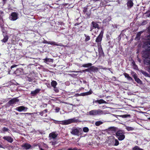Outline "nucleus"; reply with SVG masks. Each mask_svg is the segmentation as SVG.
I'll list each match as a JSON object with an SVG mask.
<instances>
[{
	"instance_id": "8fccbe9b",
	"label": "nucleus",
	"mask_w": 150,
	"mask_h": 150,
	"mask_svg": "<svg viewBox=\"0 0 150 150\" xmlns=\"http://www.w3.org/2000/svg\"><path fill=\"white\" fill-rule=\"evenodd\" d=\"M130 115H123V117L126 118L130 117Z\"/></svg>"
},
{
	"instance_id": "9b49d317",
	"label": "nucleus",
	"mask_w": 150,
	"mask_h": 150,
	"mask_svg": "<svg viewBox=\"0 0 150 150\" xmlns=\"http://www.w3.org/2000/svg\"><path fill=\"white\" fill-rule=\"evenodd\" d=\"M98 47L99 56L100 57L102 56L104 57L105 54L101 45H98Z\"/></svg>"
},
{
	"instance_id": "de8ad7c7",
	"label": "nucleus",
	"mask_w": 150,
	"mask_h": 150,
	"mask_svg": "<svg viewBox=\"0 0 150 150\" xmlns=\"http://www.w3.org/2000/svg\"><path fill=\"white\" fill-rule=\"evenodd\" d=\"M142 32H140L138 33L136 35V37H140L141 35Z\"/></svg>"
},
{
	"instance_id": "f704fd0d",
	"label": "nucleus",
	"mask_w": 150,
	"mask_h": 150,
	"mask_svg": "<svg viewBox=\"0 0 150 150\" xmlns=\"http://www.w3.org/2000/svg\"><path fill=\"white\" fill-rule=\"evenodd\" d=\"M67 150H81L80 149H78L76 147H74L73 148H72L71 147H70Z\"/></svg>"
},
{
	"instance_id": "f03ea898",
	"label": "nucleus",
	"mask_w": 150,
	"mask_h": 150,
	"mask_svg": "<svg viewBox=\"0 0 150 150\" xmlns=\"http://www.w3.org/2000/svg\"><path fill=\"white\" fill-rule=\"evenodd\" d=\"M71 130V133L73 135L79 136L80 135L82 134L83 133V131L81 129H78L73 127Z\"/></svg>"
},
{
	"instance_id": "39448f33",
	"label": "nucleus",
	"mask_w": 150,
	"mask_h": 150,
	"mask_svg": "<svg viewBox=\"0 0 150 150\" xmlns=\"http://www.w3.org/2000/svg\"><path fill=\"white\" fill-rule=\"evenodd\" d=\"M103 33L104 30H103L101 31L99 34L96 39L95 41L97 43L98 46L101 45V43L102 40Z\"/></svg>"
},
{
	"instance_id": "4be33fe9",
	"label": "nucleus",
	"mask_w": 150,
	"mask_h": 150,
	"mask_svg": "<svg viewBox=\"0 0 150 150\" xmlns=\"http://www.w3.org/2000/svg\"><path fill=\"white\" fill-rule=\"evenodd\" d=\"M133 77L134 78L135 80L138 83H142V81L139 79V78L137 77V76L136 74H134L133 76Z\"/></svg>"
},
{
	"instance_id": "dca6fc26",
	"label": "nucleus",
	"mask_w": 150,
	"mask_h": 150,
	"mask_svg": "<svg viewBox=\"0 0 150 150\" xmlns=\"http://www.w3.org/2000/svg\"><path fill=\"white\" fill-rule=\"evenodd\" d=\"M41 90L40 89L37 88L35 91H31L30 94L32 96H35L36 94L38 93Z\"/></svg>"
},
{
	"instance_id": "2eb2a0df",
	"label": "nucleus",
	"mask_w": 150,
	"mask_h": 150,
	"mask_svg": "<svg viewBox=\"0 0 150 150\" xmlns=\"http://www.w3.org/2000/svg\"><path fill=\"white\" fill-rule=\"evenodd\" d=\"M127 8H130L133 6L134 3L132 0H127Z\"/></svg>"
},
{
	"instance_id": "20e7f679",
	"label": "nucleus",
	"mask_w": 150,
	"mask_h": 150,
	"mask_svg": "<svg viewBox=\"0 0 150 150\" xmlns=\"http://www.w3.org/2000/svg\"><path fill=\"white\" fill-rule=\"evenodd\" d=\"M77 122V120L75 119V118L69 119L67 120H66L61 121L60 124L63 125H67L72 123H74Z\"/></svg>"
},
{
	"instance_id": "7ed1b4c3",
	"label": "nucleus",
	"mask_w": 150,
	"mask_h": 150,
	"mask_svg": "<svg viewBox=\"0 0 150 150\" xmlns=\"http://www.w3.org/2000/svg\"><path fill=\"white\" fill-rule=\"evenodd\" d=\"M90 115L94 116L97 115H100L103 114V111L100 109L93 110L90 111L88 112Z\"/></svg>"
},
{
	"instance_id": "5701e85b",
	"label": "nucleus",
	"mask_w": 150,
	"mask_h": 150,
	"mask_svg": "<svg viewBox=\"0 0 150 150\" xmlns=\"http://www.w3.org/2000/svg\"><path fill=\"white\" fill-rule=\"evenodd\" d=\"M91 71L93 72H97L98 70V67H96L94 66H91Z\"/></svg>"
},
{
	"instance_id": "473e14b6",
	"label": "nucleus",
	"mask_w": 150,
	"mask_h": 150,
	"mask_svg": "<svg viewBox=\"0 0 150 150\" xmlns=\"http://www.w3.org/2000/svg\"><path fill=\"white\" fill-rule=\"evenodd\" d=\"M126 129L128 131H132L134 129L133 127L129 126H127Z\"/></svg>"
},
{
	"instance_id": "774afa93",
	"label": "nucleus",
	"mask_w": 150,
	"mask_h": 150,
	"mask_svg": "<svg viewBox=\"0 0 150 150\" xmlns=\"http://www.w3.org/2000/svg\"><path fill=\"white\" fill-rule=\"evenodd\" d=\"M93 1L96 2V1H99V0H93Z\"/></svg>"
},
{
	"instance_id": "a19ab883",
	"label": "nucleus",
	"mask_w": 150,
	"mask_h": 150,
	"mask_svg": "<svg viewBox=\"0 0 150 150\" xmlns=\"http://www.w3.org/2000/svg\"><path fill=\"white\" fill-rule=\"evenodd\" d=\"M110 20V19L109 18H105L103 21V23H106L109 22Z\"/></svg>"
},
{
	"instance_id": "a211bd4d",
	"label": "nucleus",
	"mask_w": 150,
	"mask_h": 150,
	"mask_svg": "<svg viewBox=\"0 0 150 150\" xmlns=\"http://www.w3.org/2000/svg\"><path fill=\"white\" fill-rule=\"evenodd\" d=\"M23 70L21 68L17 69L15 71V73L17 75H19L23 74Z\"/></svg>"
},
{
	"instance_id": "b1692460",
	"label": "nucleus",
	"mask_w": 150,
	"mask_h": 150,
	"mask_svg": "<svg viewBox=\"0 0 150 150\" xmlns=\"http://www.w3.org/2000/svg\"><path fill=\"white\" fill-rule=\"evenodd\" d=\"M92 93V91L91 90H90L89 91L86 92L82 93H81V94L82 96H84L91 95Z\"/></svg>"
},
{
	"instance_id": "c85d7f7f",
	"label": "nucleus",
	"mask_w": 150,
	"mask_h": 150,
	"mask_svg": "<svg viewBox=\"0 0 150 150\" xmlns=\"http://www.w3.org/2000/svg\"><path fill=\"white\" fill-rule=\"evenodd\" d=\"M84 36L86 37L85 41L86 42H87L90 40V37L88 35H87L86 34H84Z\"/></svg>"
},
{
	"instance_id": "9d476101",
	"label": "nucleus",
	"mask_w": 150,
	"mask_h": 150,
	"mask_svg": "<svg viewBox=\"0 0 150 150\" xmlns=\"http://www.w3.org/2000/svg\"><path fill=\"white\" fill-rule=\"evenodd\" d=\"M18 18V13L15 12H12L9 17V19L12 21H16Z\"/></svg>"
},
{
	"instance_id": "ea45409f",
	"label": "nucleus",
	"mask_w": 150,
	"mask_h": 150,
	"mask_svg": "<svg viewBox=\"0 0 150 150\" xmlns=\"http://www.w3.org/2000/svg\"><path fill=\"white\" fill-rule=\"evenodd\" d=\"M32 114V113H20V114L22 115H25V116H26L27 115H31Z\"/></svg>"
},
{
	"instance_id": "2f4dec72",
	"label": "nucleus",
	"mask_w": 150,
	"mask_h": 150,
	"mask_svg": "<svg viewBox=\"0 0 150 150\" xmlns=\"http://www.w3.org/2000/svg\"><path fill=\"white\" fill-rule=\"evenodd\" d=\"M109 131L115 132L116 131V128L114 127H111L108 128Z\"/></svg>"
},
{
	"instance_id": "423d86ee",
	"label": "nucleus",
	"mask_w": 150,
	"mask_h": 150,
	"mask_svg": "<svg viewBox=\"0 0 150 150\" xmlns=\"http://www.w3.org/2000/svg\"><path fill=\"white\" fill-rule=\"evenodd\" d=\"M83 13L84 15V17H85L86 18L88 19L90 18L91 12L90 11H88L87 7H85L83 8Z\"/></svg>"
},
{
	"instance_id": "cd10ccee",
	"label": "nucleus",
	"mask_w": 150,
	"mask_h": 150,
	"mask_svg": "<svg viewBox=\"0 0 150 150\" xmlns=\"http://www.w3.org/2000/svg\"><path fill=\"white\" fill-rule=\"evenodd\" d=\"M103 123V122L102 121H96L95 124L96 126H100V125L102 124Z\"/></svg>"
},
{
	"instance_id": "f8f14e48",
	"label": "nucleus",
	"mask_w": 150,
	"mask_h": 150,
	"mask_svg": "<svg viewBox=\"0 0 150 150\" xmlns=\"http://www.w3.org/2000/svg\"><path fill=\"white\" fill-rule=\"evenodd\" d=\"M3 139L10 143H12L13 141V138L11 137L8 136L4 137Z\"/></svg>"
},
{
	"instance_id": "338daca9",
	"label": "nucleus",
	"mask_w": 150,
	"mask_h": 150,
	"mask_svg": "<svg viewBox=\"0 0 150 150\" xmlns=\"http://www.w3.org/2000/svg\"><path fill=\"white\" fill-rule=\"evenodd\" d=\"M148 31L149 33L150 34V28H149L148 29Z\"/></svg>"
},
{
	"instance_id": "49530a36",
	"label": "nucleus",
	"mask_w": 150,
	"mask_h": 150,
	"mask_svg": "<svg viewBox=\"0 0 150 150\" xmlns=\"http://www.w3.org/2000/svg\"><path fill=\"white\" fill-rule=\"evenodd\" d=\"M2 32L3 33V34H7V31L5 30L4 28H3L2 29Z\"/></svg>"
},
{
	"instance_id": "1a4fd4ad",
	"label": "nucleus",
	"mask_w": 150,
	"mask_h": 150,
	"mask_svg": "<svg viewBox=\"0 0 150 150\" xmlns=\"http://www.w3.org/2000/svg\"><path fill=\"white\" fill-rule=\"evenodd\" d=\"M148 57H145L144 55V52L142 53V56L143 57L145 58L144 60V64L147 65H150V53H149L148 54H146Z\"/></svg>"
},
{
	"instance_id": "4468645a",
	"label": "nucleus",
	"mask_w": 150,
	"mask_h": 150,
	"mask_svg": "<svg viewBox=\"0 0 150 150\" xmlns=\"http://www.w3.org/2000/svg\"><path fill=\"white\" fill-rule=\"evenodd\" d=\"M4 38L1 40V41L2 42L6 43L8 41L9 38L7 34H3Z\"/></svg>"
},
{
	"instance_id": "bb28decb",
	"label": "nucleus",
	"mask_w": 150,
	"mask_h": 150,
	"mask_svg": "<svg viewBox=\"0 0 150 150\" xmlns=\"http://www.w3.org/2000/svg\"><path fill=\"white\" fill-rule=\"evenodd\" d=\"M92 65V64L91 63H88L87 64H83L82 65V67H83L88 68V67H91Z\"/></svg>"
},
{
	"instance_id": "69168bd1",
	"label": "nucleus",
	"mask_w": 150,
	"mask_h": 150,
	"mask_svg": "<svg viewBox=\"0 0 150 150\" xmlns=\"http://www.w3.org/2000/svg\"><path fill=\"white\" fill-rule=\"evenodd\" d=\"M147 16L148 17L150 16V11H149V13L148 14Z\"/></svg>"
},
{
	"instance_id": "37998d69",
	"label": "nucleus",
	"mask_w": 150,
	"mask_h": 150,
	"mask_svg": "<svg viewBox=\"0 0 150 150\" xmlns=\"http://www.w3.org/2000/svg\"><path fill=\"white\" fill-rule=\"evenodd\" d=\"M91 67H90L88 68L87 69H86L83 70V71H84V72L87 71V72H89L90 73H91Z\"/></svg>"
},
{
	"instance_id": "aec40b11",
	"label": "nucleus",
	"mask_w": 150,
	"mask_h": 150,
	"mask_svg": "<svg viewBox=\"0 0 150 150\" xmlns=\"http://www.w3.org/2000/svg\"><path fill=\"white\" fill-rule=\"evenodd\" d=\"M57 134H56L55 132H53L50 134L49 136L50 138L55 139L57 137Z\"/></svg>"
},
{
	"instance_id": "3c124183",
	"label": "nucleus",
	"mask_w": 150,
	"mask_h": 150,
	"mask_svg": "<svg viewBox=\"0 0 150 150\" xmlns=\"http://www.w3.org/2000/svg\"><path fill=\"white\" fill-rule=\"evenodd\" d=\"M121 34H120L118 36L117 38H118V40H119V41H120V40H121Z\"/></svg>"
},
{
	"instance_id": "6e6552de",
	"label": "nucleus",
	"mask_w": 150,
	"mask_h": 150,
	"mask_svg": "<svg viewBox=\"0 0 150 150\" xmlns=\"http://www.w3.org/2000/svg\"><path fill=\"white\" fill-rule=\"evenodd\" d=\"M19 101V99L18 98V97L13 98L9 101L6 104L9 106H13V105L16 104V103L18 102Z\"/></svg>"
},
{
	"instance_id": "58836bf2",
	"label": "nucleus",
	"mask_w": 150,
	"mask_h": 150,
	"mask_svg": "<svg viewBox=\"0 0 150 150\" xmlns=\"http://www.w3.org/2000/svg\"><path fill=\"white\" fill-rule=\"evenodd\" d=\"M51 59L46 58L45 59H44L43 60L44 61V62L46 63L47 62H50V60Z\"/></svg>"
},
{
	"instance_id": "6ab92c4d",
	"label": "nucleus",
	"mask_w": 150,
	"mask_h": 150,
	"mask_svg": "<svg viewBox=\"0 0 150 150\" xmlns=\"http://www.w3.org/2000/svg\"><path fill=\"white\" fill-rule=\"evenodd\" d=\"M22 146L26 150L28 149L31 148L32 147L29 144L27 143H25L24 144H23Z\"/></svg>"
},
{
	"instance_id": "864d4df0",
	"label": "nucleus",
	"mask_w": 150,
	"mask_h": 150,
	"mask_svg": "<svg viewBox=\"0 0 150 150\" xmlns=\"http://www.w3.org/2000/svg\"><path fill=\"white\" fill-rule=\"evenodd\" d=\"M43 43H45V44H49V41H47V40H44L43 41Z\"/></svg>"
},
{
	"instance_id": "393cba45",
	"label": "nucleus",
	"mask_w": 150,
	"mask_h": 150,
	"mask_svg": "<svg viewBox=\"0 0 150 150\" xmlns=\"http://www.w3.org/2000/svg\"><path fill=\"white\" fill-rule=\"evenodd\" d=\"M123 75L125 76V77L129 81L133 80L132 78L129 76L128 74L125 72L123 74Z\"/></svg>"
},
{
	"instance_id": "e2e57ef3",
	"label": "nucleus",
	"mask_w": 150,
	"mask_h": 150,
	"mask_svg": "<svg viewBox=\"0 0 150 150\" xmlns=\"http://www.w3.org/2000/svg\"><path fill=\"white\" fill-rule=\"evenodd\" d=\"M103 1H104L105 4H106L108 3V0H103Z\"/></svg>"
},
{
	"instance_id": "4d7b16f0",
	"label": "nucleus",
	"mask_w": 150,
	"mask_h": 150,
	"mask_svg": "<svg viewBox=\"0 0 150 150\" xmlns=\"http://www.w3.org/2000/svg\"><path fill=\"white\" fill-rule=\"evenodd\" d=\"M150 38V35H147V38L148 40H149L150 39V38Z\"/></svg>"
},
{
	"instance_id": "603ef678",
	"label": "nucleus",
	"mask_w": 150,
	"mask_h": 150,
	"mask_svg": "<svg viewBox=\"0 0 150 150\" xmlns=\"http://www.w3.org/2000/svg\"><path fill=\"white\" fill-rule=\"evenodd\" d=\"M61 121H57V120H55L54 122L55 124H60V122Z\"/></svg>"
},
{
	"instance_id": "5fc2aeb1",
	"label": "nucleus",
	"mask_w": 150,
	"mask_h": 150,
	"mask_svg": "<svg viewBox=\"0 0 150 150\" xmlns=\"http://www.w3.org/2000/svg\"><path fill=\"white\" fill-rule=\"evenodd\" d=\"M132 65L133 67V66H134L135 65H136L135 62L134 60H133V61L132 62Z\"/></svg>"
},
{
	"instance_id": "e433bc0d",
	"label": "nucleus",
	"mask_w": 150,
	"mask_h": 150,
	"mask_svg": "<svg viewBox=\"0 0 150 150\" xmlns=\"http://www.w3.org/2000/svg\"><path fill=\"white\" fill-rule=\"evenodd\" d=\"M89 131V129L87 127H84L83 128V131L85 132H87Z\"/></svg>"
},
{
	"instance_id": "0eeeda50",
	"label": "nucleus",
	"mask_w": 150,
	"mask_h": 150,
	"mask_svg": "<svg viewBox=\"0 0 150 150\" xmlns=\"http://www.w3.org/2000/svg\"><path fill=\"white\" fill-rule=\"evenodd\" d=\"M35 76L34 74L31 73H30L28 74H27L25 78L26 80L29 82H32L35 79Z\"/></svg>"
},
{
	"instance_id": "13d9d810",
	"label": "nucleus",
	"mask_w": 150,
	"mask_h": 150,
	"mask_svg": "<svg viewBox=\"0 0 150 150\" xmlns=\"http://www.w3.org/2000/svg\"><path fill=\"white\" fill-rule=\"evenodd\" d=\"M93 28H94V27H93L92 26H91L90 27V31H92L93 29Z\"/></svg>"
},
{
	"instance_id": "7c9ffc66",
	"label": "nucleus",
	"mask_w": 150,
	"mask_h": 150,
	"mask_svg": "<svg viewBox=\"0 0 150 150\" xmlns=\"http://www.w3.org/2000/svg\"><path fill=\"white\" fill-rule=\"evenodd\" d=\"M132 150H144L140 148L138 146H136L132 148Z\"/></svg>"
},
{
	"instance_id": "bf43d9fd",
	"label": "nucleus",
	"mask_w": 150,
	"mask_h": 150,
	"mask_svg": "<svg viewBox=\"0 0 150 150\" xmlns=\"http://www.w3.org/2000/svg\"><path fill=\"white\" fill-rule=\"evenodd\" d=\"M16 65H13L11 67V69H12V68L15 67H16Z\"/></svg>"
},
{
	"instance_id": "09e8293b",
	"label": "nucleus",
	"mask_w": 150,
	"mask_h": 150,
	"mask_svg": "<svg viewBox=\"0 0 150 150\" xmlns=\"http://www.w3.org/2000/svg\"><path fill=\"white\" fill-rule=\"evenodd\" d=\"M60 110V108L58 107H56L55 109L56 112H58Z\"/></svg>"
},
{
	"instance_id": "0e129e2a",
	"label": "nucleus",
	"mask_w": 150,
	"mask_h": 150,
	"mask_svg": "<svg viewBox=\"0 0 150 150\" xmlns=\"http://www.w3.org/2000/svg\"><path fill=\"white\" fill-rule=\"evenodd\" d=\"M108 43L109 44V46L110 45L111 42L110 40H108Z\"/></svg>"
},
{
	"instance_id": "4c0bfd02",
	"label": "nucleus",
	"mask_w": 150,
	"mask_h": 150,
	"mask_svg": "<svg viewBox=\"0 0 150 150\" xmlns=\"http://www.w3.org/2000/svg\"><path fill=\"white\" fill-rule=\"evenodd\" d=\"M2 130L3 132H7L9 130V129L8 128H6V127H3L2 129Z\"/></svg>"
},
{
	"instance_id": "6e6d98bb",
	"label": "nucleus",
	"mask_w": 150,
	"mask_h": 150,
	"mask_svg": "<svg viewBox=\"0 0 150 150\" xmlns=\"http://www.w3.org/2000/svg\"><path fill=\"white\" fill-rule=\"evenodd\" d=\"M54 91H55V92L56 93H58L59 92V90L57 88H54Z\"/></svg>"
},
{
	"instance_id": "a878e982",
	"label": "nucleus",
	"mask_w": 150,
	"mask_h": 150,
	"mask_svg": "<svg viewBox=\"0 0 150 150\" xmlns=\"http://www.w3.org/2000/svg\"><path fill=\"white\" fill-rule=\"evenodd\" d=\"M57 84V83L55 81H52L51 83V86L53 87L54 88H56V86Z\"/></svg>"
},
{
	"instance_id": "79ce46f5",
	"label": "nucleus",
	"mask_w": 150,
	"mask_h": 150,
	"mask_svg": "<svg viewBox=\"0 0 150 150\" xmlns=\"http://www.w3.org/2000/svg\"><path fill=\"white\" fill-rule=\"evenodd\" d=\"M119 144V142L118 140L117 139H115V144L114 146H117Z\"/></svg>"
},
{
	"instance_id": "ddd939ff",
	"label": "nucleus",
	"mask_w": 150,
	"mask_h": 150,
	"mask_svg": "<svg viewBox=\"0 0 150 150\" xmlns=\"http://www.w3.org/2000/svg\"><path fill=\"white\" fill-rule=\"evenodd\" d=\"M28 108L23 106H21L17 107L16 110L19 112H21L23 111H26Z\"/></svg>"
},
{
	"instance_id": "052dcab7",
	"label": "nucleus",
	"mask_w": 150,
	"mask_h": 150,
	"mask_svg": "<svg viewBox=\"0 0 150 150\" xmlns=\"http://www.w3.org/2000/svg\"><path fill=\"white\" fill-rule=\"evenodd\" d=\"M134 68L135 69H137L138 68V67L137 65H135L134 66H133Z\"/></svg>"
},
{
	"instance_id": "f3484780",
	"label": "nucleus",
	"mask_w": 150,
	"mask_h": 150,
	"mask_svg": "<svg viewBox=\"0 0 150 150\" xmlns=\"http://www.w3.org/2000/svg\"><path fill=\"white\" fill-rule=\"evenodd\" d=\"M91 25L95 29L97 28L98 29L100 28L99 25L97 22L95 21H92L91 23Z\"/></svg>"
},
{
	"instance_id": "a18cd8bd",
	"label": "nucleus",
	"mask_w": 150,
	"mask_h": 150,
	"mask_svg": "<svg viewBox=\"0 0 150 150\" xmlns=\"http://www.w3.org/2000/svg\"><path fill=\"white\" fill-rule=\"evenodd\" d=\"M142 73L143 74H144L146 76H148V75H149L147 73L146 71H142Z\"/></svg>"
},
{
	"instance_id": "c756f323",
	"label": "nucleus",
	"mask_w": 150,
	"mask_h": 150,
	"mask_svg": "<svg viewBox=\"0 0 150 150\" xmlns=\"http://www.w3.org/2000/svg\"><path fill=\"white\" fill-rule=\"evenodd\" d=\"M50 44L53 45H56V46H59V45H58L57 43L54 42L53 41H49V44Z\"/></svg>"
},
{
	"instance_id": "412c9836",
	"label": "nucleus",
	"mask_w": 150,
	"mask_h": 150,
	"mask_svg": "<svg viewBox=\"0 0 150 150\" xmlns=\"http://www.w3.org/2000/svg\"><path fill=\"white\" fill-rule=\"evenodd\" d=\"M95 102V103H98L99 104L107 103V102L103 99H100V100H96Z\"/></svg>"
},
{
	"instance_id": "72a5a7b5",
	"label": "nucleus",
	"mask_w": 150,
	"mask_h": 150,
	"mask_svg": "<svg viewBox=\"0 0 150 150\" xmlns=\"http://www.w3.org/2000/svg\"><path fill=\"white\" fill-rule=\"evenodd\" d=\"M47 109H46L42 111H41L40 112V115L41 116H42L43 115V113L47 112Z\"/></svg>"
},
{
	"instance_id": "680f3d73",
	"label": "nucleus",
	"mask_w": 150,
	"mask_h": 150,
	"mask_svg": "<svg viewBox=\"0 0 150 150\" xmlns=\"http://www.w3.org/2000/svg\"><path fill=\"white\" fill-rule=\"evenodd\" d=\"M134 68L135 69H137L138 68V67L137 65H135L134 66H133Z\"/></svg>"
},
{
	"instance_id": "c03bdc74",
	"label": "nucleus",
	"mask_w": 150,
	"mask_h": 150,
	"mask_svg": "<svg viewBox=\"0 0 150 150\" xmlns=\"http://www.w3.org/2000/svg\"><path fill=\"white\" fill-rule=\"evenodd\" d=\"M106 37L107 38V41H108V40H110V39H111L109 35L106 34Z\"/></svg>"
},
{
	"instance_id": "f257e3e1",
	"label": "nucleus",
	"mask_w": 150,
	"mask_h": 150,
	"mask_svg": "<svg viewBox=\"0 0 150 150\" xmlns=\"http://www.w3.org/2000/svg\"><path fill=\"white\" fill-rule=\"evenodd\" d=\"M125 133L123 130H118L116 133V136L119 141H122L124 140L125 138Z\"/></svg>"
},
{
	"instance_id": "c9c22d12",
	"label": "nucleus",
	"mask_w": 150,
	"mask_h": 150,
	"mask_svg": "<svg viewBox=\"0 0 150 150\" xmlns=\"http://www.w3.org/2000/svg\"><path fill=\"white\" fill-rule=\"evenodd\" d=\"M100 6H106L104 1L103 0L101 1L100 4Z\"/></svg>"
}]
</instances>
